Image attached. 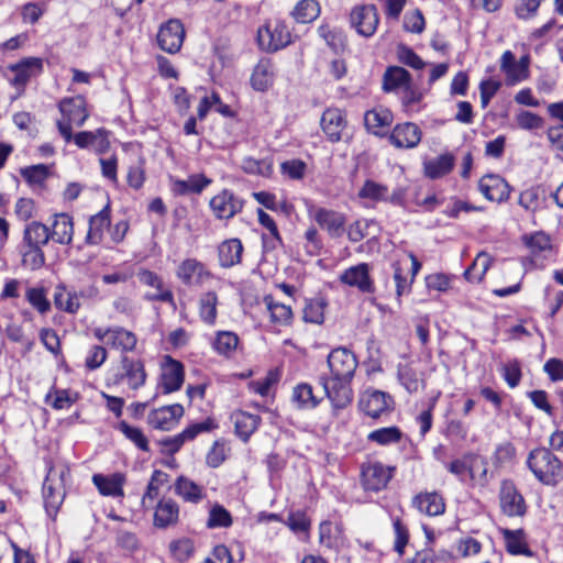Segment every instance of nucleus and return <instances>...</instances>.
I'll use <instances>...</instances> for the list:
<instances>
[{
	"label": "nucleus",
	"instance_id": "nucleus-54",
	"mask_svg": "<svg viewBox=\"0 0 563 563\" xmlns=\"http://www.w3.org/2000/svg\"><path fill=\"white\" fill-rule=\"evenodd\" d=\"M522 242L532 254H540L551 249L550 238L543 232L525 234L522 236Z\"/></svg>",
	"mask_w": 563,
	"mask_h": 563
},
{
	"label": "nucleus",
	"instance_id": "nucleus-16",
	"mask_svg": "<svg viewBox=\"0 0 563 563\" xmlns=\"http://www.w3.org/2000/svg\"><path fill=\"white\" fill-rule=\"evenodd\" d=\"M213 427L211 421L195 423L186 428L183 432L165 438L161 441L164 454L173 455L179 451L186 441L194 440L199 433L209 431Z\"/></svg>",
	"mask_w": 563,
	"mask_h": 563
},
{
	"label": "nucleus",
	"instance_id": "nucleus-42",
	"mask_svg": "<svg viewBox=\"0 0 563 563\" xmlns=\"http://www.w3.org/2000/svg\"><path fill=\"white\" fill-rule=\"evenodd\" d=\"M274 79L272 65L268 60H260L251 76L252 87L257 91L267 90Z\"/></svg>",
	"mask_w": 563,
	"mask_h": 563
},
{
	"label": "nucleus",
	"instance_id": "nucleus-50",
	"mask_svg": "<svg viewBox=\"0 0 563 563\" xmlns=\"http://www.w3.org/2000/svg\"><path fill=\"white\" fill-rule=\"evenodd\" d=\"M176 493L186 501L198 503L202 499V488L186 477H179L175 486Z\"/></svg>",
	"mask_w": 563,
	"mask_h": 563
},
{
	"label": "nucleus",
	"instance_id": "nucleus-23",
	"mask_svg": "<svg viewBox=\"0 0 563 563\" xmlns=\"http://www.w3.org/2000/svg\"><path fill=\"white\" fill-rule=\"evenodd\" d=\"M176 275L187 286L201 285L210 277V273L205 265L196 258L183 261L177 268Z\"/></svg>",
	"mask_w": 563,
	"mask_h": 563
},
{
	"label": "nucleus",
	"instance_id": "nucleus-43",
	"mask_svg": "<svg viewBox=\"0 0 563 563\" xmlns=\"http://www.w3.org/2000/svg\"><path fill=\"white\" fill-rule=\"evenodd\" d=\"M264 302L269 312L272 322L279 325H287L290 323L292 319L290 306L275 301L273 296H265Z\"/></svg>",
	"mask_w": 563,
	"mask_h": 563
},
{
	"label": "nucleus",
	"instance_id": "nucleus-20",
	"mask_svg": "<svg viewBox=\"0 0 563 563\" xmlns=\"http://www.w3.org/2000/svg\"><path fill=\"white\" fill-rule=\"evenodd\" d=\"M478 189L489 201L501 202L509 197V185L496 174L483 176L478 181Z\"/></svg>",
	"mask_w": 563,
	"mask_h": 563
},
{
	"label": "nucleus",
	"instance_id": "nucleus-7",
	"mask_svg": "<svg viewBox=\"0 0 563 563\" xmlns=\"http://www.w3.org/2000/svg\"><path fill=\"white\" fill-rule=\"evenodd\" d=\"M331 378L352 380L357 367L356 356L345 347L334 349L328 356Z\"/></svg>",
	"mask_w": 563,
	"mask_h": 563
},
{
	"label": "nucleus",
	"instance_id": "nucleus-13",
	"mask_svg": "<svg viewBox=\"0 0 563 563\" xmlns=\"http://www.w3.org/2000/svg\"><path fill=\"white\" fill-rule=\"evenodd\" d=\"M530 57L522 56L516 60L515 55L510 51H505L500 58V70L506 76L507 85H516L526 80L529 77Z\"/></svg>",
	"mask_w": 563,
	"mask_h": 563
},
{
	"label": "nucleus",
	"instance_id": "nucleus-22",
	"mask_svg": "<svg viewBox=\"0 0 563 563\" xmlns=\"http://www.w3.org/2000/svg\"><path fill=\"white\" fill-rule=\"evenodd\" d=\"M422 132L419 126L412 122L397 124L390 135V143L398 148H413L421 141Z\"/></svg>",
	"mask_w": 563,
	"mask_h": 563
},
{
	"label": "nucleus",
	"instance_id": "nucleus-5",
	"mask_svg": "<svg viewBox=\"0 0 563 563\" xmlns=\"http://www.w3.org/2000/svg\"><path fill=\"white\" fill-rule=\"evenodd\" d=\"M146 372L140 358L121 355L120 365L114 374L113 383H125L131 389H139L145 384Z\"/></svg>",
	"mask_w": 563,
	"mask_h": 563
},
{
	"label": "nucleus",
	"instance_id": "nucleus-31",
	"mask_svg": "<svg viewBox=\"0 0 563 563\" xmlns=\"http://www.w3.org/2000/svg\"><path fill=\"white\" fill-rule=\"evenodd\" d=\"M500 533L505 540L507 551L514 555L533 556V552L529 549L526 532L522 529L510 530L501 528Z\"/></svg>",
	"mask_w": 563,
	"mask_h": 563
},
{
	"label": "nucleus",
	"instance_id": "nucleus-11",
	"mask_svg": "<svg viewBox=\"0 0 563 563\" xmlns=\"http://www.w3.org/2000/svg\"><path fill=\"white\" fill-rule=\"evenodd\" d=\"M394 468L380 462H368L362 467V485L365 490L379 492L386 488L393 477Z\"/></svg>",
	"mask_w": 563,
	"mask_h": 563
},
{
	"label": "nucleus",
	"instance_id": "nucleus-18",
	"mask_svg": "<svg viewBox=\"0 0 563 563\" xmlns=\"http://www.w3.org/2000/svg\"><path fill=\"white\" fill-rule=\"evenodd\" d=\"M184 415V408L179 404L164 406L152 410L147 416V422L154 429L170 430Z\"/></svg>",
	"mask_w": 563,
	"mask_h": 563
},
{
	"label": "nucleus",
	"instance_id": "nucleus-15",
	"mask_svg": "<svg viewBox=\"0 0 563 563\" xmlns=\"http://www.w3.org/2000/svg\"><path fill=\"white\" fill-rule=\"evenodd\" d=\"M49 229L41 222H31L24 229V241L34 251V266L38 267L44 263L42 246L49 241Z\"/></svg>",
	"mask_w": 563,
	"mask_h": 563
},
{
	"label": "nucleus",
	"instance_id": "nucleus-38",
	"mask_svg": "<svg viewBox=\"0 0 563 563\" xmlns=\"http://www.w3.org/2000/svg\"><path fill=\"white\" fill-rule=\"evenodd\" d=\"M477 460L476 455L467 453L462 459H455L445 466L451 474L464 483L467 477L471 479L474 478V466L476 465Z\"/></svg>",
	"mask_w": 563,
	"mask_h": 563
},
{
	"label": "nucleus",
	"instance_id": "nucleus-19",
	"mask_svg": "<svg viewBox=\"0 0 563 563\" xmlns=\"http://www.w3.org/2000/svg\"><path fill=\"white\" fill-rule=\"evenodd\" d=\"M184 383V367L180 362L165 356L162 367L161 384L164 394H170L180 389Z\"/></svg>",
	"mask_w": 563,
	"mask_h": 563
},
{
	"label": "nucleus",
	"instance_id": "nucleus-58",
	"mask_svg": "<svg viewBox=\"0 0 563 563\" xmlns=\"http://www.w3.org/2000/svg\"><path fill=\"white\" fill-rule=\"evenodd\" d=\"M232 525L230 512L221 505H214L209 512L207 526L209 528H228Z\"/></svg>",
	"mask_w": 563,
	"mask_h": 563
},
{
	"label": "nucleus",
	"instance_id": "nucleus-3",
	"mask_svg": "<svg viewBox=\"0 0 563 563\" xmlns=\"http://www.w3.org/2000/svg\"><path fill=\"white\" fill-rule=\"evenodd\" d=\"M58 108L63 115V119L57 121L58 131L66 142H70L71 124L81 126L89 117L86 100L80 96L66 98L59 102Z\"/></svg>",
	"mask_w": 563,
	"mask_h": 563
},
{
	"label": "nucleus",
	"instance_id": "nucleus-26",
	"mask_svg": "<svg viewBox=\"0 0 563 563\" xmlns=\"http://www.w3.org/2000/svg\"><path fill=\"white\" fill-rule=\"evenodd\" d=\"M393 113L386 108H374L364 114V124L368 132L377 136L386 135L393 123Z\"/></svg>",
	"mask_w": 563,
	"mask_h": 563
},
{
	"label": "nucleus",
	"instance_id": "nucleus-51",
	"mask_svg": "<svg viewBox=\"0 0 563 563\" xmlns=\"http://www.w3.org/2000/svg\"><path fill=\"white\" fill-rule=\"evenodd\" d=\"M358 197L373 201H385L388 199L387 186L367 179L358 191Z\"/></svg>",
	"mask_w": 563,
	"mask_h": 563
},
{
	"label": "nucleus",
	"instance_id": "nucleus-37",
	"mask_svg": "<svg viewBox=\"0 0 563 563\" xmlns=\"http://www.w3.org/2000/svg\"><path fill=\"white\" fill-rule=\"evenodd\" d=\"M110 224V211L108 208L102 209L89 220V230L86 242L91 245L99 244L102 240L103 230Z\"/></svg>",
	"mask_w": 563,
	"mask_h": 563
},
{
	"label": "nucleus",
	"instance_id": "nucleus-25",
	"mask_svg": "<svg viewBox=\"0 0 563 563\" xmlns=\"http://www.w3.org/2000/svg\"><path fill=\"white\" fill-rule=\"evenodd\" d=\"M8 68L14 73L11 84L15 87H24L31 77L43 71V60L38 57H27Z\"/></svg>",
	"mask_w": 563,
	"mask_h": 563
},
{
	"label": "nucleus",
	"instance_id": "nucleus-60",
	"mask_svg": "<svg viewBox=\"0 0 563 563\" xmlns=\"http://www.w3.org/2000/svg\"><path fill=\"white\" fill-rule=\"evenodd\" d=\"M22 176L32 185H42L48 177V167L44 164L33 165L22 169Z\"/></svg>",
	"mask_w": 563,
	"mask_h": 563
},
{
	"label": "nucleus",
	"instance_id": "nucleus-14",
	"mask_svg": "<svg viewBox=\"0 0 563 563\" xmlns=\"http://www.w3.org/2000/svg\"><path fill=\"white\" fill-rule=\"evenodd\" d=\"M209 205L216 218L229 220L242 211L244 201L231 190L223 189L211 198Z\"/></svg>",
	"mask_w": 563,
	"mask_h": 563
},
{
	"label": "nucleus",
	"instance_id": "nucleus-28",
	"mask_svg": "<svg viewBox=\"0 0 563 563\" xmlns=\"http://www.w3.org/2000/svg\"><path fill=\"white\" fill-rule=\"evenodd\" d=\"M313 218L332 238H339L343 234L345 217L342 213L319 208L316 210Z\"/></svg>",
	"mask_w": 563,
	"mask_h": 563
},
{
	"label": "nucleus",
	"instance_id": "nucleus-57",
	"mask_svg": "<svg viewBox=\"0 0 563 563\" xmlns=\"http://www.w3.org/2000/svg\"><path fill=\"white\" fill-rule=\"evenodd\" d=\"M118 429L140 450L144 452L150 450L148 441L140 428L132 427L125 421H121L118 426Z\"/></svg>",
	"mask_w": 563,
	"mask_h": 563
},
{
	"label": "nucleus",
	"instance_id": "nucleus-21",
	"mask_svg": "<svg viewBox=\"0 0 563 563\" xmlns=\"http://www.w3.org/2000/svg\"><path fill=\"white\" fill-rule=\"evenodd\" d=\"M320 125L330 142L341 141L342 132L346 126L343 111L338 108L327 109L321 115Z\"/></svg>",
	"mask_w": 563,
	"mask_h": 563
},
{
	"label": "nucleus",
	"instance_id": "nucleus-52",
	"mask_svg": "<svg viewBox=\"0 0 563 563\" xmlns=\"http://www.w3.org/2000/svg\"><path fill=\"white\" fill-rule=\"evenodd\" d=\"M241 168L251 175H260L263 177L271 176L273 165L269 159H255L253 157H245L242 161Z\"/></svg>",
	"mask_w": 563,
	"mask_h": 563
},
{
	"label": "nucleus",
	"instance_id": "nucleus-4",
	"mask_svg": "<svg viewBox=\"0 0 563 563\" xmlns=\"http://www.w3.org/2000/svg\"><path fill=\"white\" fill-rule=\"evenodd\" d=\"M257 42L261 49L268 53L277 52L291 43V33L284 22L268 21L258 29Z\"/></svg>",
	"mask_w": 563,
	"mask_h": 563
},
{
	"label": "nucleus",
	"instance_id": "nucleus-30",
	"mask_svg": "<svg viewBox=\"0 0 563 563\" xmlns=\"http://www.w3.org/2000/svg\"><path fill=\"white\" fill-rule=\"evenodd\" d=\"M243 250V244L240 239L233 238L223 241L218 246L220 266L230 268L240 264L242 261Z\"/></svg>",
	"mask_w": 563,
	"mask_h": 563
},
{
	"label": "nucleus",
	"instance_id": "nucleus-29",
	"mask_svg": "<svg viewBox=\"0 0 563 563\" xmlns=\"http://www.w3.org/2000/svg\"><path fill=\"white\" fill-rule=\"evenodd\" d=\"M319 543L331 550H339L345 544V536L340 523L323 521L319 526Z\"/></svg>",
	"mask_w": 563,
	"mask_h": 563
},
{
	"label": "nucleus",
	"instance_id": "nucleus-34",
	"mask_svg": "<svg viewBox=\"0 0 563 563\" xmlns=\"http://www.w3.org/2000/svg\"><path fill=\"white\" fill-rule=\"evenodd\" d=\"M51 239L58 244H69L74 235L71 217L66 213L56 214L49 230Z\"/></svg>",
	"mask_w": 563,
	"mask_h": 563
},
{
	"label": "nucleus",
	"instance_id": "nucleus-44",
	"mask_svg": "<svg viewBox=\"0 0 563 563\" xmlns=\"http://www.w3.org/2000/svg\"><path fill=\"white\" fill-rule=\"evenodd\" d=\"M398 379L410 394L417 393L419 389L423 388L422 373L413 368L411 365L399 366Z\"/></svg>",
	"mask_w": 563,
	"mask_h": 563
},
{
	"label": "nucleus",
	"instance_id": "nucleus-53",
	"mask_svg": "<svg viewBox=\"0 0 563 563\" xmlns=\"http://www.w3.org/2000/svg\"><path fill=\"white\" fill-rule=\"evenodd\" d=\"M401 435L402 433L397 427H388L372 431L367 439L380 445H388L399 442Z\"/></svg>",
	"mask_w": 563,
	"mask_h": 563
},
{
	"label": "nucleus",
	"instance_id": "nucleus-63",
	"mask_svg": "<svg viewBox=\"0 0 563 563\" xmlns=\"http://www.w3.org/2000/svg\"><path fill=\"white\" fill-rule=\"evenodd\" d=\"M277 383V376L274 372H269L264 378L249 383V389L261 396H267L274 384Z\"/></svg>",
	"mask_w": 563,
	"mask_h": 563
},
{
	"label": "nucleus",
	"instance_id": "nucleus-39",
	"mask_svg": "<svg viewBox=\"0 0 563 563\" xmlns=\"http://www.w3.org/2000/svg\"><path fill=\"white\" fill-rule=\"evenodd\" d=\"M210 183L211 180L205 175L195 174L189 176L186 180H173V191L181 196L189 194H200Z\"/></svg>",
	"mask_w": 563,
	"mask_h": 563
},
{
	"label": "nucleus",
	"instance_id": "nucleus-59",
	"mask_svg": "<svg viewBox=\"0 0 563 563\" xmlns=\"http://www.w3.org/2000/svg\"><path fill=\"white\" fill-rule=\"evenodd\" d=\"M229 448L224 440H217L206 455V463L210 467H219L227 459Z\"/></svg>",
	"mask_w": 563,
	"mask_h": 563
},
{
	"label": "nucleus",
	"instance_id": "nucleus-62",
	"mask_svg": "<svg viewBox=\"0 0 563 563\" xmlns=\"http://www.w3.org/2000/svg\"><path fill=\"white\" fill-rule=\"evenodd\" d=\"M397 54L400 63L413 69H422L426 65V63L408 46H399Z\"/></svg>",
	"mask_w": 563,
	"mask_h": 563
},
{
	"label": "nucleus",
	"instance_id": "nucleus-35",
	"mask_svg": "<svg viewBox=\"0 0 563 563\" xmlns=\"http://www.w3.org/2000/svg\"><path fill=\"white\" fill-rule=\"evenodd\" d=\"M231 419L234 423L236 435L244 442L250 439L261 422L258 416L245 411H235L232 413Z\"/></svg>",
	"mask_w": 563,
	"mask_h": 563
},
{
	"label": "nucleus",
	"instance_id": "nucleus-47",
	"mask_svg": "<svg viewBox=\"0 0 563 563\" xmlns=\"http://www.w3.org/2000/svg\"><path fill=\"white\" fill-rule=\"evenodd\" d=\"M218 296L214 291H207L199 298V316L207 324H214L217 319Z\"/></svg>",
	"mask_w": 563,
	"mask_h": 563
},
{
	"label": "nucleus",
	"instance_id": "nucleus-2",
	"mask_svg": "<svg viewBox=\"0 0 563 563\" xmlns=\"http://www.w3.org/2000/svg\"><path fill=\"white\" fill-rule=\"evenodd\" d=\"M527 463L534 476L547 485H554L562 475L561 461L545 448L532 450Z\"/></svg>",
	"mask_w": 563,
	"mask_h": 563
},
{
	"label": "nucleus",
	"instance_id": "nucleus-27",
	"mask_svg": "<svg viewBox=\"0 0 563 563\" xmlns=\"http://www.w3.org/2000/svg\"><path fill=\"white\" fill-rule=\"evenodd\" d=\"M412 505L419 512L427 516H439L445 511V503L437 492H423L416 495L412 499Z\"/></svg>",
	"mask_w": 563,
	"mask_h": 563
},
{
	"label": "nucleus",
	"instance_id": "nucleus-56",
	"mask_svg": "<svg viewBox=\"0 0 563 563\" xmlns=\"http://www.w3.org/2000/svg\"><path fill=\"white\" fill-rule=\"evenodd\" d=\"M544 197V190L540 187H530L519 195V205L526 210L534 211L539 208Z\"/></svg>",
	"mask_w": 563,
	"mask_h": 563
},
{
	"label": "nucleus",
	"instance_id": "nucleus-36",
	"mask_svg": "<svg viewBox=\"0 0 563 563\" xmlns=\"http://www.w3.org/2000/svg\"><path fill=\"white\" fill-rule=\"evenodd\" d=\"M84 294L67 289L64 285H58L54 292V305L57 309L67 313H76L80 308V296Z\"/></svg>",
	"mask_w": 563,
	"mask_h": 563
},
{
	"label": "nucleus",
	"instance_id": "nucleus-41",
	"mask_svg": "<svg viewBox=\"0 0 563 563\" xmlns=\"http://www.w3.org/2000/svg\"><path fill=\"white\" fill-rule=\"evenodd\" d=\"M454 166V156L443 154L424 163V173L431 179L440 178L449 174Z\"/></svg>",
	"mask_w": 563,
	"mask_h": 563
},
{
	"label": "nucleus",
	"instance_id": "nucleus-32",
	"mask_svg": "<svg viewBox=\"0 0 563 563\" xmlns=\"http://www.w3.org/2000/svg\"><path fill=\"white\" fill-rule=\"evenodd\" d=\"M108 336V346L119 351L122 355L134 351L137 344L136 334L122 327H113L112 333Z\"/></svg>",
	"mask_w": 563,
	"mask_h": 563
},
{
	"label": "nucleus",
	"instance_id": "nucleus-45",
	"mask_svg": "<svg viewBox=\"0 0 563 563\" xmlns=\"http://www.w3.org/2000/svg\"><path fill=\"white\" fill-rule=\"evenodd\" d=\"M394 280L396 283L397 297H401L404 294H408L411 289L413 282L412 277H409V267L407 261H395L393 263Z\"/></svg>",
	"mask_w": 563,
	"mask_h": 563
},
{
	"label": "nucleus",
	"instance_id": "nucleus-48",
	"mask_svg": "<svg viewBox=\"0 0 563 563\" xmlns=\"http://www.w3.org/2000/svg\"><path fill=\"white\" fill-rule=\"evenodd\" d=\"M490 264L492 258L487 253H478L472 265L465 271V279L472 283H479L490 267Z\"/></svg>",
	"mask_w": 563,
	"mask_h": 563
},
{
	"label": "nucleus",
	"instance_id": "nucleus-64",
	"mask_svg": "<svg viewBox=\"0 0 563 563\" xmlns=\"http://www.w3.org/2000/svg\"><path fill=\"white\" fill-rule=\"evenodd\" d=\"M107 356L108 353L106 347L101 345H93L88 351L85 364L89 369H96L106 362Z\"/></svg>",
	"mask_w": 563,
	"mask_h": 563
},
{
	"label": "nucleus",
	"instance_id": "nucleus-6",
	"mask_svg": "<svg viewBox=\"0 0 563 563\" xmlns=\"http://www.w3.org/2000/svg\"><path fill=\"white\" fill-rule=\"evenodd\" d=\"M498 498L500 510L505 516L514 518L526 515V500L512 481L504 479L500 483Z\"/></svg>",
	"mask_w": 563,
	"mask_h": 563
},
{
	"label": "nucleus",
	"instance_id": "nucleus-17",
	"mask_svg": "<svg viewBox=\"0 0 563 563\" xmlns=\"http://www.w3.org/2000/svg\"><path fill=\"white\" fill-rule=\"evenodd\" d=\"M341 283L357 288L361 292L372 294L375 291L374 282L369 276V266L361 263L345 269L340 276Z\"/></svg>",
	"mask_w": 563,
	"mask_h": 563
},
{
	"label": "nucleus",
	"instance_id": "nucleus-24",
	"mask_svg": "<svg viewBox=\"0 0 563 563\" xmlns=\"http://www.w3.org/2000/svg\"><path fill=\"white\" fill-rule=\"evenodd\" d=\"M125 481V475L119 472L109 475L95 474L92 476V483L97 487L98 492L102 496L113 498L124 497L123 486Z\"/></svg>",
	"mask_w": 563,
	"mask_h": 563
},
{
	"label": "nucleus",
	"instance_id": "nucleus-12",
	"mask_svg": "<svg viewBox=\"0 0 563 563\" xmlns=\"http://www.w3.org/2000/svg\"><path fill=\"white\" fill-rule=\"evenodd\" d=\"M184 38V25L177 19H170L164 23L157 34L158 46L169 54H175L181 48Z\"/></svg>",
	"mask_w": 563,
	"mask_h": 563
},
{
	"label": "nucleus",
	"instance_id": "nucleus-1",
	"mask_svg": "<svg viewBox=\"0 0 563 563\" xmlns=\"http://www.w3.org/2000/svg\"><path fill=\"white\" fill-rule=\"evenodd\" d=\"M70 476L67 465L51 466L43 484L44 506L47 515L55 519L65 498L66 479Z\"/></svg>",
	"mask_w": 563,
	"mask_h": 563
},
{
	"label": "nucleus",
	"instance_id": "nucleus-9",
	"mask_svg": "<svg viewBox=\"0 0 563 563\" xmlns=\"http://www.w3.org/2000/svg\"><path fill=\"white\" fill-rule=\"evenodd\" d=\"M320 380L324 394L334 409H343L352 402L353 391L351 380L331 377H321Z\"/></svg>",
	"mask_w": 563,
	"mask_h": 563
},
{
	"label": "nucleus",
	"instance_id": "nucleus-46",
	"mask_svg": "<svg viewBox=\"0 0 563 563\" xmlns=\"http://www.w3.org/2000/svg\"><path fill=\"white\" fill-rule=\"evenodd\" d=\"M298 23H310L320 14V5L317 0H300L291 12Z\"/></svg>",
	"mask_w": 563,
	"mask_h": 563
},
{
	"label": "nucleus",
	"instance_id": "nucleus-49",
	"mask_svg": "<svg viewBox=\"0 0 563 563\" xmlns=\"http://www.w3.org/2000/svg\"><path fill=\"white\" fill-rule=\"evenodd\" d=\"M239 336L231 331H219L213 341L214 350L224 356H231L238 349Z\"/></svg>",
	"mask_w": 563,
	"mask_h": 563
},
{
	"label": "nucleus",
	"instance_id": "nucleus-55",
	"mask_svg": "<svg viewBox=\"0 0 563 563\" xmlns=\"http://www.w3.org/2000/svg\"><path fill=\"white\" fill-rule=\"evenodd\" d=\"M292 399L299 408H314L319 402L309 384H299L295 387Z\"/></svg>",
	"mask_w": 563,
	"mask_h": 563
},
{
	"label": "nucleus",
	"instance_id": "nucleus-10",
	"mask_svg": "<svg viewBox=\"0 0 563 563\" xmlns=\"http://www.w3.org/2000/svg\"><path fill=\"white\" fill-rule=\"evenodd\" d=\"M393 398L387 393L366 389L360 398V409L371 418H378L393 408Z\"/></svg>",
	"mask_w": 563,
	"mask_h": 563
},
{
	"label": "nucleus",
	"instance_id": "nucleus-40",
	"mask_svg": "<svg viewBox=\"0 0 563 563\" xmlns=\"http://www.w3.org/2000/svg\"><path fill=\"white\" fill-rule=\"evenodd\" d=\"M411 81L408 70L399 66H390L386 69L383 78V88L385 91H394L405 88Z\"/></svg>",
	"mask_w": 563,
	"mask_h": 563
},
{
	"label": "nucleus",
	"instance_id": "nucleus-8",
	"mask_svg": "<svg viewBox=\"0 0 563 563\" xmlns=\"http://www.w3.org/2000/svg\"><path fill=\"white\" fill-rule=\"evenodd\" d=\"M350 22L360 35L372 36L379 22L376 7L373 4L355 5L351 11Z\"/></svg>",
	"mask_w": 563,
	"mask_h": 563
},
{
	"label": "nucleus",
	"instance_id": "nucleus-61",
	"mask_svg": "<svg viewBox=\"0 0 563 563\" xmlns=\"http://www.w3.org/2000/svg\"><path fill=\"white\" fill-rule=\"evenodd\" d=\"M516 121L518 125L523 130H538L543 126V119L530 111H520L517 117Z\"/></svg>",
	"mask_w": 563,
	"mask_h": 563
},
{
	"label": "nucleus",
	"instance_id": "nucleus-33",
	"mask_svg": "<svg viewBox=\"0 0 563 563\" xmlns=\"http://www.w3.org/2000/svg\"><path fill=\"white\" fill-rule=\"evenodd\" d=\"M178 516V505L173 499H162L158 501L154 512V526L157 528L173 526L177 522Z\"/></svg>",
	"mask_w": 563,
	"mask_h": 563
}]
</instances>
